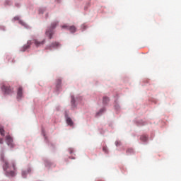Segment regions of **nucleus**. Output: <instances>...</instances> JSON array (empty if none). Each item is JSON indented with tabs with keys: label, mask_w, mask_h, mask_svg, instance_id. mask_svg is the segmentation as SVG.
Wrapping results in <instances>:
<instances>
[{
	"label": "nucleus",
	"mask_w": 181,
	"mask_h": 181,
	"mask_svg": "<svg viewBox=\"0 0 181 181\" xmlns=\"http://www.w3.org/2000/svg\"><path fill=\"white\" fill-rule=\"evenodd\" d=\"M1 160L4 163L3 169H4V171L6 172V175H8V176H14L15 172L11 170V166L9 165V163L8 162V160L5 158V155L1 154Z\"/></svg>",
	"instance_id": "nucleus-1"
},
{
	"label": "nucleus",
	"mask_w": 181,
	"mask_h": 181,
	"mask_svg": "<svg viewBox=\"0 0 181 181\" xmlns=\"http://www.w3.org/2000/svg\"><path fill=\"white\" fill-rule=\"evenodd\" d=\"M57 25H59V22H57V21L53 22L51 24V28L47 30L45 35H46V36H48L49 39H52V37L53 36V34L54 33L53 32V29L56 28Z\"/></svg>",
	"instance_id": "nucleus-2"
},
{
	"label": "nucleus",
	"mask_w": 181,
	"mask_h": 181,
	"mask_svg": "<svg viewBox=\"0 0 181 181\" xmlns=\"http://www.w3.org/2000/svg\"><path fill=\"white\" fill-rule=\"evenodd\" d=\"M1 90L4 94H12L13 93V88H11L9 86H7L6 85H2L1 86Z\"/></svg>",
	"instance_id": "nucleus-3"
},
{
	"label": "nucleus",
	"mask_w": 181,
	"mask_h": 181,
	"mask_svg": "<svg viewBox=\"0 0 181 181\" xmlns=\"http://www.w3.org/2000/svg\"><path fill=\"white\" fill-rule=\"evenodd\" d=\"M6 140L8 146H10V148H13V146H15V145L13 144V139L11 137V136H6Z\"/></svg>",
	"instance_id": "nucleus-4"
},
{
	"label": "nucleus",
	"mask_w": 181,
	"mask_h": 181,
	"mask_svg": "<svg viewBox=\"0 0 181 181\" xmlns=\"http://www.w3.org/2000/svg\"><path fill=\"white\" fill-rule=\"evenodd\" d=\"M62 29H68V30H69L71 33H76V32L77 31V28L74 25L70 27L67 25H62Z\"/></svg>",
	"instance_id": "nucleus-5"
},
{
	"label": "nucleus",
	"mask_w": 181,
	"mask_h": 181,
	"mask_svg": "<svg viewBox=\"0 0 181 181\" xmlns=\"http://www.w3.org/2000/svg\"><path fill=\"white\" fill-rule=\"evenodd\" d=\"M34 45L37 47H39V46H43L45 43H46V40H43L42 41H39L38 40H33Z\"/></svg>",
	"instance_id": "nucleus-6"
},
{
	"label": "nucleus",
	"mask_w": 181,
	"mask_h": 181,
	"mask_svg": "<svg viewBox=\"0 0 181 181\" xmlns=\"http://www.w3.org/2000/svg\"><path fill=\"white\" fill-rule=\"evenodd\" d=\"M32 45V41H28L27 44L24 45L21 49V52H26Z\"/></svg>",
	"instance_id": "nucleus-7"
},
{
	"label": "nucleus",
	"mask_w": 181,
	"mask_h": 181,
	"mask_svg": "<svg viewBox=\"0 0 181 181\" xmlns=\"http://www.w3.org/2000/svg\"><path fill=\"white\" fill-rule=\"evenodd\" d=\"M66 121L67 125H69V127H74V122H73V119H71V118L69 117V116L67 115H66Z\"/></svg>",
	"instance_id": "nucleus-8"
},
{
	"label": "nucleus",
	"mask_w": 181,
	"mask_h": 181,
	"mask_svg": "<svg viewBox=\"0 0 181 181\" xmlns=\"http://www.w3.org/2000/svg\"><path fill=\"white\" fill-rule=\"evenodd\" d=\"M23 97V92L22 87H19L17 92V98H22Z\"/></svg>",
	"instance_id": "nucleus-9"
},
{
	"label": "nucleus",
	"mask_w": 181,
	"mask_h": 181,
	"mask_svg": "<svg viewBox=\"0 0 181 181\" xmlns=\"http://www.w3.org/2000/svg\"><path fill=\"white\" fill-rule=\"evenodd\" d=\"M62 87V78H59L57 79L56 88L57 90H60Z\"/></svg>",
	"instance_id": "nucleus-10"
},
{
	"label": "nucleus",
	"mask_w": 181,
	"mask_h": 181,
	"mask_svg": "<svg viewBox=\"0 0 181 181\" xmlns=\"http://www.w3.org/2000/svg\"><path fill=\"white\" fill-rule=\"evenodd\" d=\"M30 172H32V170L30 168H28L26 170H23L22 171V176L23 177H26V175H28V173H30Z\"/></svg>",
	"instance_id": "nucleus-11"
},
{
	"label": "nucleus",
	"mask_w": 181,
	"mask_h": 181,
	"mask_svg": "<svg viewBox=\"0 0 181 181\" xmlns=\"http://www.w3.org/2000/svg\"><path fill=\"white\" fill-rule=\"evenodd\" d=\"M141 141H142L143 142H146V141H148V137H146V136L143 135L140 137Z\"/></svg>",
	"instance_id": "nucleus-12"
},
{
	"label": "nucleus",
	"mask_w": 181,
	"mask_h": 181,
	"mask_svg": "<svg viewBox=\"0 0 181 181\" xmlns=\"http://www.w3.org/2000/svg\"><path fill=\"white\" fill-rule=\"evenodd\" d=\"M0 134L1 136H5V130L2 127H0Z\"/></svg>",
	"instance_id": "nucleus-13"
},
{
	"label": "nucleus",
	"mask_w": 181,
	"mask_h": 181,
	"mask_svg": "<svg viewBox=\"0 0 181 181\" xmlns=\"http://www.w3.org/2000/svg\"><path fill=\"white\" fill-rule=\"evenodd\" d=\"M108 101H110V99L108 98V97L103 98V103L104 104H107L108 103Z\"/></svg>",
	"instance_id": "nucleus-14"
},
{
	"label": "nucleus",
	"mask_w": 181,
	"mask_h": 181,
	"mask_svg": "<svg viewBox=\"0 0 181 181\" xmlns=\"http://www.w3.org/2000/svg\"><path fill=\"white\" fill-rule=\"evenodd\" d=\"M105 111V108L100 109V111L97 113V115H100L103 114V112H104Z\"/></svg>",
	"instance_id": "nucleus-15"
},
{
	"label": "nucleus",
	"mask_w": 181,
	"mask_h": 181,
	"mask_svg": "<svg viewBox=\"0 0 181 181\" xmlns=\"http://www.w3.org/2000/svg\"><path fill=\"white\" fill-rule=\"evenodd\" d=\"M59 46V42H53L52 45H51V47H56Z\"/></svg>",
	"instance_id": "nucleus-16"
},
{
	"label": "nucleus",
	"mask_w": 181,
	"mask_h": 181,
	"mask_svg": "<svg viewBox=\"0 0 181 181\" xmlns=\"http://www.w3.org/2000/svg\"><path fill=\"white\" fill-rule=\"evenodd\" d=\"M134 153V149L132 148H128L127 150V153Z\"/></svg>",
	"instance_id": "nucleus-17"
},
{
	"label": "nucleus",
	"mask_w": 181,
	"mask_h": 181,
	"mask_svg": "<svg viewBox=\"0 0 181 181\" xmlns=\"http://www.w3.org/2000/svg\"><path fill=\"white\" fill-rule=\"evenodd\" d=\"M71 104H74L76 103V100H74V97H71Z\"/></svg>",
	"instance_id": "nucleus-18"
},
{
	"label": "nucleus",
	"mask_w": 181,
	"mask_h": 181,
	"mask_svg": "<svg viewBox=\"0 0 181 181\" xmlns=\"http://www.w3.org/2000/svg\"><path fill=\"white\" fill-rule=\"evenodd\" d=\"M115 145L116 146H119V145H121V141H116Z\"/></svg>",
	"instance_id": "nucleus-19"
},
{
	"label": "nucleus",
	"mask_w": 181,
	"mask_h": 181,
	"mask_svg": "<svg viewBox=\"0 0 181 181\" xmlns=\"http://www.w3.org/2000/svg\"><path fill=\"white\" fill-rule=\"evenodd\" d=\"M15 21H19V16H16L14 17Z\"/></svg>",
	"instance_id": "nucleus-20"
},
{
	"label": "nucleus",
	"mask_w": 181,
	"mask_h": 181,
	"mask_svg": "<svg viewBox=\"0 0 181 181\" xmlns=\"http://www.w3.org/2000/svg\"><path fill=\"white\" fill-rule=\"evenodd\" d=\"M0 144H4V139H1V138H0Z\"/></svg>",
	"instance_id": "nucleus-21"
},
{
	"label": "nucleus",
	"mask_w": 181,
	"mask_h": 181,
	"mask_svg": "<svg viewBox=\"0 0 181 181\" xmlns=\"http://www.w3.org/2000/svg\"><path fill=\"white\" fill-rule=\"evenodd\" d=\"M103 149L104 152H107V148L105 147H103Z\"/></svg>",
	"instance_id": "nucleus-22"
},
{
	"label": "nucleus",
	"mask_w": 181,
	"mask_h": 181,
	"mask_svg": "<svg viewBox=\"0 0 181 181\" xmlns=\"http://www.w3.org/2000/svg\"><path fill=\"white\" fill-rule=\"evenodd\" d=\"M13 170H16V168H15V164H13Z\"/></svg>",
	"instance_id": "nucleus-23"
}]
</instances>
